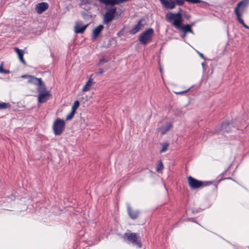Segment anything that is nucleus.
<instances>
[{
    "instance_id": "5701e85b",
    "label": "nucleus",
    "mask_w": 249,
    "mask_h": 249,
    "mask_svg": "<svg viewBox=\"0 0 249 249\" xmlns=\"http://www.w3.org/2000/svg\"><path fill=\"white\" fill-rule=\"evenodd\" d=\"M163 168V165L161 160L160 161L159 164L156 168V171L158 172H160Z\"/></svg>"
},
{
    "instance_id": "aec40b11",
    "label": "nucleus",
    "mask_w": 249,
    "mask_h": 249,
    "mask_svg": "<svg viewBox=\"0 0 249 249\" xmlns=\"http://www.w3.org/2000/svg\"><path fill=\"white\" fill-rule=\"evenodd\" d=\"M15 51L17 53L20 61L24 64L26 63L25 60L23 58V52L22 50L19 49L18 48H14Z\"/></svg>"
},
{
    "instance_id": "f257e3e1",
    "label": "nucleus",
    "mask_w": 249,
    "mask_h": 249,
    "mask_svg": "<svg viewBox=\"0 0 249 249\" xmlns=\"http://www.w3.org/2000/svg\"><path fill=\"white\" fill-rule=\"evenodd\" d=\"M248 4V2L247 0H242L240 1L234 9V13L238 22L245 28L249 29V26L244 23L243 19L242 18V14L244 12Z\"/></svg>"
},
{
    "instance_id": "2eb2a0df",
    "label": "nucleus",
    "mask_w": 249,
    "mask_h": 249,
    "mask_svg": "<svg viewBox=\"0 0 249 249\" xmlns=\"http://www.w3.org/2000/svg\"><path fill=\"white\" fill-rule=\"evenodd\" d=\"M160 1L167 9H173L175 7V2L173 0H160Z\"/></svg>"
},
{
    "instance_id": "a878e982",
    "label": "nucleus",
    "mask_w": 249,
    "mask_h": 249,
    "mask_svg": "<svg viewBox=\"0 0 249 249\" xmlns=\"http://www.w3.org/2000/svg\"><path fill=\"white\" fill-rule=\"evenodd\" d=\"M168 144L167 143H164L162 144V148L160 150V152H165L168 148Z\"/></svg>"
},
{
    "instance_id": "412c9836",
    "label": "nucleus",
    "mask_w": 249,
    "mask_h": 249,
    "mask_svg": "<svg viewBox=\"0 0 249 249\" xmlns=\"http://www.w3.org/2000/svg\"><path fill=\"white\" fill-rule=\"evenodd\" d=\"M79 102L78 100L75 101L72 106L71 110L75 112L76 109L79 107Z\"/></svg>"
},
{
    "instance_id": "cd10ccee",
    "label": "nucleus",
    "mask_w": 249,
    "mask_h": 249,
    "mask_svg": "<svg viewBox=\"0 0 249 249\" xmlns=\"http://www.w3.org/2000/svg\"><path fill=\"white\" fill-rule=\"evenodd\" d=\"M190 88H189L187 90H185L184 91H179V92H175V93L177 95L183 94H185V93H187V92H188L190 90Z\"/></svg>"
},
{
    "instance_id": "ddd939ff",
    "label": "nucleus",
    "mask_w": 249,
    "mask_h": 249,
    "mask_svg": "<svg viewBox=\"0 0 249 249\" xmlns=\"http://www.w3.org/2000/svg\"><path fill=\"white\" fill-rule=\"evenodd\" d=\"M48 4L46 2H41L36 5V11L37 13L41 14L48 8Z\"/></svg>"
},
{
    "instance_id": "c85d7f7f",
    "label": "nucleus",
    "mask_w": 249,
    "mask_h": 249,
    "mask_svg": "<svg viewBox=\"0 0 249 249\" xmlns=\"http://www.w3.org/2000/svg\"><path fill=\"white\" fill-rule=\"evenodd\" d=\"M185 1L191 3H197L201 2V0H185Z\"/></svg>"
},
{
    "instance_id": "b1692460",
    "label": "nucleus",
    "mask_w": 249,
    "mask_h": 249,
    "mask_svg": "<svg viewBox=\"0 0 249 249\" xmlns=\"http://www.w3.org/2000/svg\"><path fill=\"white\" fill-rule=\"evenodd\" d=\"M0 73H8L9 71L8 70H5L3 69V63L2 62L0 64Z\"/></svg>"
},
{
    "instance_id": "1a4fd4ad",
    "label": "nucleus",
    "mask_w": 249,
    "mask_h": 249,
    "mask_svg": "<svg viewBox=\"0 0 249 249\" xmlns=\"http://www.w3.org/2000/svg\"><path fill=\"white\" fill-rule=\"evenodd\" d=\"M127 210L129 216L132 219H136L138 217L140 214V211L138 210H132L129 204H127Z\"/></svg>"
},
{
    "instance_id": "7ed1b4c3",
    "label": "nucleus",
    "mask_w": 249,
    "mask_h": 249,
    "mask_svg": "<svg viewBox=\"0 0 249 249\" xmlns=\"http://www.w3.org/2000/svg\"><path fill=\"white\" fill-rule=\"evenodd\" d=\"M154 35L153 29L149 28L139 35V41L141 44L146 45L152 41Z\"/></svg>"
},
{
    "instance_id": "9d476101",
    "label": "nucleus",
    "mask_w": 249,
    "mask_h": 249,
    "mask_svg": "<svg viewBox=\"0 0 249 249\" xmlns=\"http://www.w3.org/2000/svg\"><path fill=\"white\" fill-rule=\"evenodd\" d=\"M143 27V24L142 23V20H139L137 23L134 25L132 28L129 30V33L132 35H134L139 32L142 29Z\"/></svg>"
},
{
    "instance_id": "f704fd0d",
    "label": "nucleus",
    "mask_w": 249,
    "mask_h": 249,
    "mask_svg": "<svg viewBox=\"0 0 249 249\" xmlns=\"http://www.w3.org/2000/svg\"><path fill=\"white\" fill-rule=\"evenodd\" d=\"M195 24V22H192L191 24H189V25L190 26V28H192L193 26H194Z\"/></svg>"
},
{
    "instance_id": "4468645a",
    "label": "nucleus",
    "mask_w": 249,
    "mask_h": 249,
    "mask_svg": "<svg viewBox=\"0 0 249 249\" xmlns=\"http://www.w3.org/2000/svg\"><path fill=\"white\" fill-rule=\"evenodd\" d=\"M173 125L170 122H167L165 126L159 127L157 129L161 135L166 134L172 127Z\"/></svg>"
},
{
    "instance_id": "7c9ffc66",
    "label": "nucleus",
    "mask_w": 249,
    "mask_h": 249,
    "mask_svg": "<svg viewBox=\"0 0 249 249\" xmlns=\"http://www.w3.org/2000/svg\"><path fill=\"white\" fill-rule=\"evenodd\" d=\"M107 62V60L104 58H103L100 60L98 63V65L102 64L104 62Z\"/></svg>"
},
{
    "instance_id": "bb28decb",
    "label": "nucleus",
    "mask_w": 249,
    "mask_h": 249,
    "mask_svg": "<svg viewBox=\"0 0 249 249\" xmlns=\"http://www.w3.org/2000/svg\"><path fill=\"white\" fill-rule=\"evenodd\" d=\"M90 1L89 0H81V2L80 3V6L81 7H83L84 5H86L87 4H90Z\"/></svg>"
},
{
    "instance_id": "39448f33",
    "label": "nucleus",
    "mask_w": 249,
    "mask_h": 249,
    "mask_svg": "<svg viewBox=\"0 0 249 249\" xmlns=\"http://www.w3.org/2000/svg\"><path fill=\"white\" fill-rule=\"evenodd\" d=\"M37 90L39 93L38 102L40 104L47 102L51 96L50 92L47 91L45 85L37 87Z\"/></svg>"
},
{
    "instance_id": "0eeeda50",
    "label": "nucleus",
    "mask_w": 249,
    "mask_h": 249,
    "mask_svg": "<svg viewBox=\"0 0 249 249\" xmlns=\"http://www.w3.org/2000/svg\"><path fill=\"white\" fill-rule=\"evenodd\" d=\"M126 237L127 240L132 243L133 244L136 245L138 248H141L142 247V244L140 240H138L137 234L135 233H124V238Z\"/></svg>"
},
{
    "instance_id": "9b49d317",
    "label": "nucleus",
    "mask_w": 249,
    "mask_h": 249,
    "mask_svg": "<svg viewBox=\"0 0 249 249\" xmlns=\"http://www.w3.org/2000/svg\"><path fill=\"white\" fill-rule=\"evenodd\" d=\"M28 82L29 83L37 86L38 87L45 85L43 83L41 78H38L31 75L30 76H29V79H28Z\"/></svg>"
},
{
    "instance_id": "dca6fc26",
    "label": "nucleus",
    "mask_w": 249,
    "mask_h": 249,
    "mask_svg": "<svg viewBox=\"0 0 249 249\" xmlns=\"http://www.w3.org/2000/svg\"><path fill=\"white\" fill-rule=\"evenodd\" d=\"M104 27L103 25H99L96 27L92 31V39L95 40L101 33Z\"/></svg>"
},
{
    "instance_id": "f8f14e48",
    "label": "nucleus",
    "mask_w": 249,
    "mask_h": 249,
    "mask_svg": "<svg viewBox=\"0 0 249 249\" xmlns=\"http://www.w3.org/2000/svg\"><path fill=\"white\" fill-rule=\"evenodd\" d=\"M88 24L82 26V23L81 21H77L74 27V32L76 34H82L85 31Z\"/></svg>"
},
{
    "instance_id": "473e14b6",
    "label": "nucleus",
    "mask_w": 249,
    "mask_h": 249,
    "mask_svg": "<svg viewBox=\"0 0 249 249\" xmlns=\"http://www.w3.org/2000/svg\"><path fill=\"white\" fill-rule=\"evenodd\" d=\"M104 72V71L102 68L99 69L98 73L101 74H103Z\"/></svg>"
},
{
    "instance_id": "6e6552de",
    "label": "nucleus",
    "mask_w": 249,
    "mask_h": 249,
    "mask_svg": "<svg viewBox=\"0 0 249 249\" xmlns=\"http://www.w3.org/2000/svg\"><path fill=\"white\" fill-rule=\"evenodd\" d=\"M117 8H112L108 10L105 14L104 17V23L105 24L110 22L115 18Z\"/></svg>"
},
{
    "instance_id": "6ab92c4d",
    "label": "nucleus",
    "mask_w": 249,
    "mask_h": 249,
    "mask_svg": "<svg viewBox=\"0 0 249 249\" xmlns=\"http://www.w3.org/2000/svg\"><path fill=\"white\" fill-rule=\"evenodd\" d=\"M93 84L94 82H93V79L91 78V77H90L89 80L87 81V82L86 83V84L83 88L82 91L86 92L89 91L91 87Z\"/></svg>"
},
{
    "instance_id": "4be33fe9",
    "label": "nucleus",
    "mask_w": 249,
    "mask_h": 249,
    "mask_svg": "<svg viewBox=\"0 0 249 249\" xmlns=\"http://www.w3.org/2000/svg\"><path fill=\"white\" fill-rule=\"evenodd\" d=\"M10 105L9 103H0V109H6L10 107Z\"/></svg>"
},
{
    "instance_id": "e433bc0d",
    "label": "nucleus",
    "mask_w": 249,
    "mask_h": 249,
    "mask_svg": "<svg viewBox=\"0 0 249 249\" xmlns=\"http://www.w3.org/2000/svg\"><path fill=\"white\" fill-rule=\"evenodd\" d=\"M186 36V35H185L184 34H183V35L182 36V37H184Z\"/></svg>"
},
{
    "instance_id": "393cba45",
    "label": "nucleus",
    "mask_w": 249,
    "mask_h": 249,
    "mask_svg": "<svg viewBox=\"0 0 249 249\" xmlns=\"http://www.w3.org/2000/svg\"><path fill=\"white\" fill-rule=\"evenodd\" d=\"M75 113V112L71 110V112L67 115L66 118V120L68 121L71 120L73 117Z\"/></svg>"
},
{
    "instance_id": "2f4dec72",
    "label": "nucleus",
    "mask_w": 249,
    "mask_h": 249,
    "mask_svg": "<svg viewBox=\"0 0 249 249\" xmlns=\"http://www.w3.org/2000/svg\"><path fill=\"white\" fill-rule=\"evenodd\" d=\"M31 75H28V74H25V75H23L21 76V77L23 78H28L29 79V76H30Z\"/></svg>"
},
{
    "instance_id": "72a5a7b5",
    "label": "nucleus",
    "mask_w": 249,
    "mask_h": 249,
    "mask_svg": "<svg viewBox=\"0 0 249 249\" xmlns=\"http://www.w3.org/2000/svg\"><path fill=\"white\" fill-rule=\"evenodd\" d=\"M198 53L199 54V55L203 59H205V57H204V55L202 53H200L199 52H198Z\"/></svg>"
},
{
    "instance_id": "c756f323",
    "label": "nucleus",
    "mask_w": 249,
    "mask_h": 249,
    "mask_svg": "<svg viewBox=\"0 0 249 249\" xmlns=\"http://www.w3.org/2000/svg\"><path fill=\"white\" fill-rule=\"evenodd\" d=\"M185 0H176L175 4H177L178 5H182L184 3Z\"/></svg>"
},
{
    "instance_id": "c9c22d12",
    "label": "nucleus",
    "mask_w": 249,
    "mask_h": 249,
    "mask_svg": "<svg viewBox=\"0 0 249 249\" xmlns=\"http://www.w3.org/2000/svg\"><path fill=\"white\" fill-rule=\"evenodd\" d=\"M225 179H231V178L230 177V178H225Z\"/></svg>"
},
{
    "instance_id": "423d86ee",
    "label": "nucleus",
    "mask_w": 249,
    "mask_h": 249,
    "mask_svg": "<svg viewBox=\"0 0 249 249\" xmlns=\"http://www.w3.org/2000/svg\"><path fill=\"white\" fill-rule=\"evenodd\" d=\"M65 121L60 118L56 119L53 124V128L55 135H60L65 128Z\"/></svg>"
},
{
    "instance_id": "f03ea898",
    "label": "nucleus",
    "mask_w": 249,
    "mask_h": 249,
    "mask_svg": "<svg viewBox=\"0 0 249 249\" xmlns=\"http://www.w3.org/2000/svg\"><path fill=\"white\" fill-rule=\"evenodd\" d=\"M165 18L168 22L172 23L173 25L177 29L182 22V15L180 12L177 13L169 12L166 14Z\"/></svg>"
},
{
    "instance_id": "a211bd4d",
    "label": "nucleus",
    "mask_w": 249,
    "mask_h": 249,
    "mask_svg": "<svg viewBox=\"0 0 249 249\" xmlns=\"http://www.w3.org/2000/svg\"><path fill=\"white\" fill-rule=\"evenodd\" d=\"M231 124L229 122L223 123L221 126V130L223 132H229L231 130Z\"/></svg>"
},
{
    "instance_id": "f3484780",
    "label": "nucleus",
    "mask_w": 249,
    "mask_h": 249,
    "mask_svg": "<svg viewBox=\"0 0 249 249\" xmlns=\"http://www.w3.org/2000/svg\"><path fill=\"white\" fill-rule=\"evenodd\" d=\"M177 29L183 32V34L186 35L188 33H190L192 34H194V32L192 28H190V26L189 24H186L184 25H182L180 24L179 27H178Z\"/></svg>"
},
{
    "instance_id": "20e7f679",
    "label": "nucleus",
    "mask_w": 249,
    "mask_h": 249,
    "mask_svg": "<svg viewBox=\"0 0 249 249\" xmlns=\"http://www.w3.org/2000/svg\"><path fill=\"white\" fill-rule=\"evenodd\" d=\"M188 183L192 189L200 188L212 184L211 181H202L198 180L191 176L187 178Z\"/></svg>"
}]
</instances>
